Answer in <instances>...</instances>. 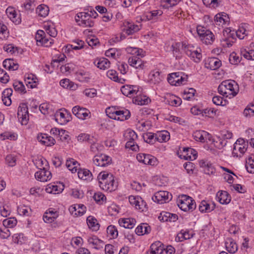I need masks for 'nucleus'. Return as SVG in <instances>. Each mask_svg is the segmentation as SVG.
<instances>
[{"instance_id":"f257e3e1","label":"nucleus","mask_w":254,"mask_h":254,"mask_svg":"<svg viewBox=\"0 0 254 254\" xmlns=\"http://www.w3.org/2000/svg\"><path fill=\"white\" fill-rule=\"evenodd\" d=\"M218 90L220 94L231 98L238 94L239 86L234 80H225L219 85Z\"/></svg>"},{"instance_id":"f03ea898","label":"nucleus","mask_w":254,"mask_h":254,"mask_svg":"<svg viewBox=\"0 0 254 254\" xmlns=\"http://www.w3.org/2000/svg\"><path fill=\"white\" fill-rule=\"evenodd\" d=\"M98 180L99 187L103 190L112 191L117 188L112 174L102 172L98 175Z\"/></svg>"},{"instance_id":"7ed1b4c3","label":"nucleus","mask_w":254,"mask_h":254,"mask_svg":"<svg viewBox=\"0 0 254 254\" xmlns=\"http://www.w3.org/2000/svg\"><path fill=\"white\" fill-rule=\"evenodd\" d=\"M177 203L179 208L184 211H192L196 208L194 200L186 195H182L177 200Z\"/></svg>"},{"instance_id":"20e7f679","label":"nucleus","mask_w":254,"mask_h":254,"mask_svg":"<svg viewBox=\"0 0 254 254\" xmlns=\"http://www.w3.org/2000/svg\"><path fill=\"white\" fill-rule=\"evenodd\" d=\"M75 20L78 22V25L83 27H92L94 26V22L88 15V12H81L78 13Z\"/></svg>"},{"instance_id":"39448f33","label":"nucleus","mask_w":254,"mask_h":254,"mask_svg":"<svg viewBox=\"0 0 254 254\" xmlns=\"http://www.w3.org/2000/svg\"><path fill=\"white\" fill-rule=\"evenodd\" d=\"M248 146V142H246L244 139L241 138L238 139L234 144L233 155L236 157H241L247 151Z\"/></svg>"},{"instance_id":"423d86ee","label":"nucleus","mask_w":254,"mask_h":254,"mask_svg":"<svg viewBox=\"0 0 254 254\" xmlns=\"http://www.w3.org/2000/svg\"><path fill=\"white\" fill-rule=\"evenodd\" d=\"M17 117L22 125H26L29 121V113L26 104H21L18 109Z\"/></svg>"},{"instance_id":"0eeeda50","label":"nucleus","mask_w":254,"mask_h":254,"mask_svg":"<svg viewBox=\"0 0 254 254\" xmlns=\"http://www.w3.org/2000/svg\"><path fill=\"white\" fill-rule=\"evenodd\" d=\"M125 137L127 140L126 147L130 148L133 151H136L138 150L139 147L135 144L134 140L137 138V136L136 133L133 130H129L125 134Z\"/></svg>"},{"instance_id":"6e6552de","label":"nucleus","mask_w":254,"mask_h":254,"mask_svg":"<svg viewBox=\"0 0 254 254\" xmlns=\"http://www.w3.org/2000/svg\"><path fill=\"white\" fill-rule=\"evenodd\" d=\"M93 162L97 166L105 167L111 164L112 159L106 154H97L93 157Z\"/></svg>"},{"instance_id":"1a4fd4ad","label":"nucleus","mask_w":254,"mask_h":254,"mask_svg":"<svg viewBox=\"0 0 254 254\" xmlns=\"http://www.w3.org/2000/svg\"><path fill=\"white\" fill-rule=\"evenodd\" d=\"M72 113L78 119L84 120L91 117V113L86 108L75 106L72 109Z\"/></svg>"},{"instance_id":"9d476101","label":"nucleus","mask_w":254,"mask_h":254,"mask_svg":"<svg viewBox=\"0 0 254 254\" xmlns=\"http://www.w3.org/2000/svg\"><path fill=\"white\" fill-rule=\"evenodd\" d=\"M136 159L138 162L146 165L155 166L158 163L157 159L150 154L140 153L137 155Z\"/></svg>"},{"instance_id":"9b49d317","label":"nucleus","mask_w":254,"mask_h":254,"mask_svg":"<svg viewBox=\"0 0 254 254\" xmlns=\"http://www.w3.org/2000/svg\"><path fill=\"white\" fill-rule=\"evenodd\" d=\"M184 51L186 54L195 63L200 62L202 57L200 49L199 50H194L193 46L188 45L185 46Z\"/></svg>"},{"instance_id":"f8f14e48","label":"nucleus","mask_w":254,"mask_h":254,"mask_svg":"<svg viewBox=\"0 0 254 254\" xmlns=\"http://www.w3.org/2000/svg\"><path fill=\"white\" fill-rule=\"evenodd\" d=\"M182 72H174L169 74L168 77L169 83L172 85L178 86L184 84L187 78L183 77Z\"/></svg>"},{"instance_id":"ddd939ff","label":"nucleus","mask_w":254,"mask_h":254,"mask_svg":"<svg viewBox=\"0 0 254 254\" xmlns=\"http://www.w3.org/2000/svg\"><path fill=\"white\" fill-rule=\"evenodd\" d=\"M172 194L167 191H159L156 192L152 197L154 201L160 204H163L169 202L171 200Z\"/></svg>"},{"instance_id":"4468645a","label":"nucleus","mask_w":254,"mask_h":254,"mask_svg":"<svg viewBox=\"0 0 254 254\" xmlns=\"http://www.w3.org/2000/svg\"><path fill=\"white\" fill-rule=\"evenodd\" d=\"M130 117V112L126 109L114 111L112 116H110L111 118L120 121H125L129 119Z\"/></svg>"},{"instance_id":"2eb2a0df","label":"nucleus","mask_w":254,"mask_h":254,"mask_svg":"<svg viewBox=\"0 0 254 254\" xmlns=\"http://www.w3.org/2000/svg\"><path fill=\"white\" fill-rule=\"evenodd\" d=\"M35 178L41 182H47L52 178L51 172L47 170L45 167L41 168L35 174Z\"/></svg>"},{"instance_id":"dca6fc26","label":"nucleus","mask_w":254,"mask_h":254,"mask_svg":"<svg viewBox=\"0 0 254 254\" xmlns=\"http://www.w3.org/2000/svg\"><path fill=\"white\" fill-rule=\"evenodd\" d=\"M86 207L83 204H74L69 208L70 213L73 216L82 215L86 211Z\"/></svg>"},{"instance_id":"f3484780","label":"nucleus","mask_w":254,"mask_h":254,"mask_svg":"<svg viewBox=\"0 0 254 254\" xmlns=\"http://www.w3.org/2000/svg\"><path fill=\"white\" fill-rule=\"evenodd\" d=\"M121 90L125 96L132 97L137 94L138 88L136 86L126 85L123 86Z\"/></svg>"},{"instance_id":"a211bd4d","label":"nucleus","mask_w":254,"mask_h":254,"mask_svg":"<svg viewBox=\"0 0 254 254\" xmlns=\"http://www.w3.org/2000/svg\"><path fill=\"white\" fill-rule=\"evenodd\" d=\"M37 139L42 144L47 146H52L55 144V139L50 136H48L47 134H41L38 135Z\"/></svg>"},{"instance_id":"6ab92c4d","label":"nucleus","mask_w":254,"mask_h":254,"mask_svg":"<svg viewBox=\"0 0 254 254\" xmlns=\"http://www.w3.org/2000/svg\"><path fill=\"white\" fill-rule=\"evenodd\" d=\"M124 25L126 28V29H124L125 31L128 35L138 31L141 27V25L134 24L129 21L125 22Z\"/></svg>"},{"instance_id":"aec40b11","label":"nucleus","mask_w":254,"mask_h":254,"mask_svg":"<svg viewBox=\"0 0 254 254\" xmlns=\"http://www.w3.org/2000/svg\"><path fill=\"white\" fill-rule=\"evenodd\" d=\"M129 64L136 69H142L144 67L143 62L136 56H132L128 60Z\"/></svg>"},{"instance_id":"412c9836","label":"nucleus","mask_w":254,"mask_h":254,"mask_svg":"<svg viewBox=\"0 0 254 254\" xmlns=\"http://www.w3.org/2000/svg\"><path fill=\"white\" fill-rule=\"evenodd\" d=\"M164 250V245L159 241L153 243L150 246L149 252L147 254H162Z\"/></svg>"},{"instance_id":"4be33fe9","label":"nucleus","mask_w":254,"mask_h":254,"mask_svg":"<svg viewBox=\"0 0 254 254\" xmlns=\"http://www.w3.org/2000/svg\"><path fill=\"white\" fill-rule=\"evenodd\" d=\"M136 221L133 218H121L119 220V224L125 228L132 229L134 227Z\"/></svg>"},{"instance_id":"5701e85b","label":"nucleus","mask_w":254,"mask_h":254,"mask_svg":"<svg viewBox=\"0 0 254 254\" xmlns=\"http://www.w3.org/2000/svg\"><path fill=\"white\" fill-rule=\"evenodd\" d=\"M58 217V213L57 211L49 209V211H46L44 213L43 219L45 222L50 223L54 221Z\"/></svg>"},{"instance_id":"b1692460","label":"nucleus","mask_w":254,"mask_h":254,"mask_svg":"<svg viewBox=\"0 0 254 254\" xmlns=\"http://www.w3.org/2000/svg\"><path fill=\"white\" fill-rule=\"evenodd\" d=\"M208 135L209 133L204 130H196L192 134L193 139L201 142H204Z\"/></svg>"},{"instance_id":"393cba45","label":"nucleus","mask_w":254,"mask_h":254,"mask_svg":"<svg viewBox=\"0 0 254 254\" xmlns=\"http://www.w3.org/2000/svg\"><path fill=\"white\" fill-rule=\"evenodd\" d=\"M215 205L214 203L210 204L205 200H202L199 205V210L201 212H209L213 210L215 208Z\"/></svg>"},{"instance_id":"a878e982","label":"nucleus","mask_w":254,"mask_h":254,"mask_svg":"<svg viewBox=\"0 0 254 254\" xmlns=\"http://www.w3.org/2000/svg\"><path fill=\"white\" fill-rule=\"evenodd\" d=\"M162 80L160 73L158 71H152L149 75V82L150 84H157Z\"/></svg>"},{"instance_id":"bb28decb","label":"nucleus","mask_w":254,"mask_h":254,"mask_svg":"<svg viewBox=\"0 0 254 254\" xmlns=\"http://www.w3.org/2000/svg\"><path fill=\"white\" fill-rule=\"evenodd\" d=\"M12 94V90L11 88H7L2 92V100L3 104L7 106H10L11 104L10 96Z\"/></svg>"},{"instance_id":"cd10ccee","label":"nucleus","mask_w":254,"mask_h":254,"mask_svg":"<svg viewBox=\"0 0 254 254\" xmlns=\"http://www.w3.org/2000/svg\"><path fill=\"white\" fill-rule=\"evenodd\" d=\"M217 197L219 202L223 204H228L231 201V196L226 191L218 192L217 194Z\"/></svg>"},{"instance_id":"c85d7f7f","label":"nucleus","mask_w":254,"mask_h":254,"mask_svg":"<svg viewBox=\"0 0 254 254\" xmlns=\"http://www.w3.org/2000/svg\"><path fill=\"white\" fill-rule=\"evenodd\" d=\"M206 67L211 70L218 69L221 65V62L216 58H211L208 61V63L206 64Z\"/></svg>"},{"instance_id":"c756f323","label":"nucleus","mask_w":254,"mask_h":254,"mask_svg":"<svg viewBox=\"0 0 254 254\" xmlns=\"http://www.w3.org/2000/svg\"><path fill=\"white\" fill-rule=\"evenodd\" d=\"M6 13L8 17L16 24H18L21 22V19L18 17L16 18L17 14L13 8L9 7L6 9Z\"/></svg>"},{"instance_id":"7c9ffc66","label":"nucleus","mask_w":254,"mask_h":254,"mask_svg":"<svg viewBox=\"0 0 254 254\" xmlns=\"http://www.w3.org/2000/svg\"><path fill=\"white\" fill-rule=\"evenodd\" d=\"M94 64L100 69L105 70L110 67V62L108 59L103 58L96 60Z\"/></svg>"},{"instance_id":"2f4dec72","label":"nucleus","mask_w":254,"mask_h":254,"mask_svg":"<svg viewBox=\"0 0 254 254\" xmlns=\"http://www.w3.org/2000/svg\"><path fill=\"white\" fill-rule=\"evenodd\" d=\"M87 224L88 227L93 231H97L99 229L100 225L97 220L93 216H89L87 217Z\"/></svg>"},{"instance_id":"473e14b6","label":"nucleus","mask_w":254,"mask_h":254,"mask_svg":"<svg viewBox=\"0 0 254 254\" xmlns=\"http://www.w3.org/2000/svg\"><path fill=\"white\" fill-rule=\"evenodd\" d=\"M185 44L180 42H176L173 44L171 46V50L173 51V55L177 58L179 57L181 49H184L185 46Z\"/></svg>"},{"instance_id":"72a5a7b5","label":"nucleus","mask_w":254,"mask_h":254,"mask_svg":"<svg viewBox=\"0 0 254 254\" xmlns=\"http://www.w3.org/2000/svg\"><path fill=\"white\" fill-rule=\"evenodd\" d=\"M192 237V233H190L189 231L181 230V232L178 234L176 237V241L178 242H182L185 240L190 239Z\"/></svg>"},{"instance_id":"f704fd0d","label":"nucleus","mask_w":254,"mask_h":254,"mask_svg":"<svg viewBox=\"0 0 254 254\" xmlns=\"http://www.w3.org/2000/svg\"><path fill=\"white\" fill-rule=\"evenodd\" d=\"M156 139L159 142H166L170 139V133L166 130H162L156 133Z\"/></svg>"},{"instance_id":"c9c22d12","label":"nucleus","mask_w":254,"mask_h":254,"mask_svg":"<svg viewBox=\"0 0 254 254\" xmlns=\"http://www.w3.org/2000/svg\"><path fill=\"white\" fill-rule=\"evenodd\" d=\"M78 176L83 180L90 181L92 180V174L87 169H80L78 172Z\"/></svg>"},{"instance_id":"e433bc0d","label":"nucleus","mask_w":254,"mask_h":254,"mask_svg":"<svg viewBox=\"0 0 254 254\" xmlns=\"http://www.w3.org/2000/svg\"><path fill=\"white\" fill-rule=\"evenodd\" d=\"M135 233L138 235H143L145 234H148L150 232V227L146 224H142L138 226L135 229Z\"/></svg>"},{"instance_id":"4c0bfd02","label":"nucleus","mask_w":254,"mask_h":254,"mask_svg":"<svg viewBox=\"0 0 254 254\" xmlns=\"http://www.w3.org/2000/svg\"><path fill=\"white\" fill-rule=\"evenodd\" d=\"M228 16L225 13L224 14L218 13L214 17L215 23L219 26H222L225 24L228 21Z\"/></svg>"},{"instance_id":"58836bf2","label":"nucleus","mask_w":254,"mask_h":254,"mask_svg":"<svg viewBox=\"0 0 254 254\" xmlns=\"http://www.w3.org/2000/svg\"><path fill=\"white\" fill-rule=\"evenodd\" d=\"M163 14V12L161 10H153L148 11L145 13V16L148 20H156L158 16H161Z\"/></svg>"},{"instance_id":"ea45409f","label":"nucleus","mask_w":254,"mask_h":254,"mask_svg":"<svg viewBox=\"0 0 254 254\" xmlns=\"http://www.w3.org/2000/svg\"><path fill=\"white\" fill-rule=\"evenodd\" d=\"M226 248L229 253L231 254L235 253L238 250V246L236 243L229 240L225 243Z\"/></svg>"},{"instance_id":"a19ab883","label":"nucleus","mask_w":254,"mask_h":254,"mask_svg":"<svg viewBox=\"0 0 254 254\" xmlns=\"http://www.w3.org/2000/svg\"><path fill=\"white\" fill-rule=\"evenodd\" d=\"M49 12L48 6L46 5H40L36 8V12L42 17H46Z\"/></svg>"},{"instance_id":"79ce46f5","label":"nucleus","mask_w":254,"mask_h":254,"mask_svg":"<svg viewBox=\"0 0 254 254\" xmlns=\"http://www.w3.org/2000/svg\"><path fill=\"white\" fill-rule=\"evenodd\" d=\"M143 138L146 142L151 144H154L157 141L156 139V134L152 132L144 133L143 135Z\"/></svg>"},{"instance_id":"37998d69","label":"nucleus","mask_w":254,"mask_h":254,"mask_svg":"<svg viewBox=\"0 0 254 254\" xmlns=\"http://www.w3.org/2000/svg\"><path fill=\"white\" fill-rule=\"evenodd\" d=\"M208 33L200 39L201 41L206 45L211 44L214 40V36L211 31L208 32Z\"/></svg>"},{"instance_id":"c03bdc74","label":"nucleus","mask_w":254,"mask_h":254,"mask_svg":"<svg viewBox=\"0 0 254 254\" xmlns=\"http://www.w3.org/2000/svg\"><path fill=\"white\" fill-rule=\"evenodd\" d=\"M88 242L89 244L94 246L96 249L100 248V244H103V241L99 239L97 237L93 236L88 239Z\"/></svg>"},{"instance_id":"a18cd8bd","label":"nucleus","mask_w":254,"mask_h":254,"mask_svg":"<svg viewBox=\"0 0 254 254\" xmlns=\"http://www.w3.org/2000/svg\"><path fill=\"white\" fill-rule=\"evenodd\" d=\"M39 110L44 115L50 114L53 112L51 105L47 103L41 104L39 107Z\"/></svg>"},{"instance_id":"49530a36","label":"nucleus","mask_w":254,"mask_h":254,"mask_svg":"<svg viewBox=\"0 0 254 254\" xmlns=\"http://www.w3.org/2000/svg\"><path fill=\"white\" fill-rule=\"evenodd\" d=\"M30 211H31L30 208L24 205H20L17 207L18 213L21 216H28Z\"/></svg>"},{"instance_id":"de8ad7c7","label":"nucleus","mask_w":254,"mask_h":254,"mask_svg":"<svg viewBox=\"0 0 254 254\" xmlns=\"http://www.w3.org/2000/svg\"><path fill=\"white\" fill-rule=\"evenodd\" d=\"M25 82L27 86L30 88H35L37 85V82L34 80L33 75H29L25 79Z\"/></svg>"},{"instance_id":"09e8293b","label":"nucleus","mask_w":254,"mask_h":254,"mask_svg":"<svg viewBox=\"0 0 254 254\" xmlns=\"http://www.w3.org/2000/svg\"><path fill=\"white\" fill-rule=\"evenodd\" d=\"M17 224V220L14 218L5 219L3 221V225L6 228H12Z\"/></svg>"},{"instance_id":"8fccbe9b","label":"nucleus","mask_w":254,"mask_h":254,"mask_svg":"<svg viewBox=\"0 0 254 254\" xmlns=\"http://www.w3.org/2000/svg\"><path fill=\"white\" fill-rule=\"evenodd\" d=\"M107 233L112 238H116L118 236L117 228L114 225H110L107 228Z\"/></svg>"},{"instance_id":"3c124183","label":"nucleus","mask_w":254,"mask_h":254,"mask_svg":"<svg viewBox=\"0 0 254 254\" xmlns=\"http://www.w3.org/2000/svg\"><path fill=\"white\" fill-rule=\"evenodd\" d=\"M9 32L7 27L3 24L0 23V39L3 40L8 37Z\"/></svg>"},{"instance_id":"603ef678","label":"nucleus","mask_w":254,"mask_h":254,"mask_svg":"<svg viewBox=\"0 0 254 254\" xmlns=\"http://www.w3.org/2000/svg\"><path fill=\"white\" fill-rule=\"evenodd\" d=\"M195 91V90L193 88H190L185 90L183 95L184 99L190 100L194 96Z\"/></svg>"},{"instance_id":"864d4df0","label":"nucleus","mask_w":254,"mask_h":254,"mask_svg":"<svg viewBox=\"0 0 254 254\" xmlns=\"http://www.w3.org/2000/svg\"><path fill=\"white\" fill-rule=\"evenodd\" d=\"M76 164H77V162L74 161L72 159L67 160L66 162V166L67 168L72 173L76 172L77 171L76 166H75Z\"/></svg>"},{"instance_id":"5fc2aeb1","label":"nucleus","mask_w":254,"mask_h":254,"mask_svg":"<svg viewBox=\"0 0 254 254\" xmlns=\"http://www.w3.org/2000/svg\"><path fill=\"white\" fill-rule=\"evenodd\" d=\"M6 163L10 167H13L16 165V156L13 154H8L5 157Z\"/></svg>"},{"instance_id":"6e6d98bb","label":"nucleus","mask_w":254,"mask_h":254,"mask_svg":"<svg viewBox=\"0 0 254 254\" xmlns=\"http://www.w3.org/2000/svg\"><path fill=\"white\" fill-rule=\"evenodd\" d=\"M13 88L16 91H18L20 93H25V88L23 83L20 81H15L13 84Z\"/></svg>"},{"instance_id":"4d7b16f0","label":"nucleus","mask_w":254,"mask_h":254,"mask_svg":"<svg viewBox=\"0 0 254 254\" xmlns=\"http://www.w3.org/2000/svg\"><path fill=\"white\" fill-rule=\"evenodd\" d=\"M240 58L236 53L233 52L229 56V61L232 64H237L241 61Z\"/></svg>"},{"instance_id":"13d9d810","label":"nucleus","mask_w":254,"mask_h":254,"mask_svg":"<svg viewBox=\"0 0 254 254\" xmlns=\"http://www.w3.org/2000/svg\"><path fill=\"white\" fill-rule=\"evenodd\" d=\"M3 50L7 53H10L11 54H15V53H18V48L14 46V45L12 44L4 45L3 46Z\"/></svg>"},{"instance_id":"bf43d9fd","label":"nucleus","mask_w":254,"mask_h":254,"mask_svg":"<svg viewBox=\"0 0 254 254\" xmlns=\"http://www.w3.org/2000/svg\"><path fill=\"white\" fill-rule=\"evenodd\" d=\"M234 43L233 38L229 36L227 38H224L221 41V45L225 48H229L232 46Z\"/></svg>"},{"instance_id":"052dcab7","label":"nucleus","mask_w":254,"mask_h":254,"mask_svg":"<svg viewBox=\"0 0 254 254\" xmlns=\"http://www.w3.org/2000/svg\"><path fill=\"white\" fill-rule=\"evenodd\" d=\"M93 198L96 202L102 203L106 199V197L102 192H97L94 193Z\"/></svg>"},{"instance_id":"680f3d73","label":"nucleus","mask_w":254,"mask_h":254,"mask_svg":"<svg viewBox=\"0 0 254 254\" xmlns=\"http://www.w3.org/2000/svg\"><path fill=\"white\" fill-rule=\"evenodd\" d=\"M246 168L248 172L250 173H254V161L252 157L249 158V162H246Z\"/></svg>"},{"instance_id":"e2e57ef3","label":"nucleus","mask_w":254,"mask_h":254,"mask_svg":"<svg viewBox=\"0 0 254 254\" xmlns=\"http://www.w3.org/2000/svg\"><path fill=\"white\" fill-rule=\"evenodd\" d=\"M233 134L231 132L227 130H221L219 138L223 140L229 139L232 138Z\"/></svg>"},{"instance_id":"0e129e2a","label":"nucleus","mask_w":254,"mask_h":254,"mask_svg":"<svg viewBox=\"0 0 254 254\" xmlns=\"http://www.w3.org/2000/svg\"><path fill=\"white\" fill-rule=\"evenodd\" d=\"M107 75L108 77L114 81L121 82V79H119L118 78L116 71L114 70H109L108 71Z\"/></svg>"},{"instance_id":"69168bd1","label":"nucleus","mask_w":254,"mask_h":254,"mask_svg":"<svg viewBox=\"0 0 254 254\" xmlns=\"http://www.w3.org/2000/svg\"><path fill=\"white\" fill-rule=\"evenodd\" d=\"M203 3L206 6H211L213 7H217L221 0H202Z\"/></svg>"},{"instance_id":"338daca9","label":"nucleus","mask_w":254,"mask_h":254,"mask_svg":"<svg viewBox=\"0 0 254 254\" xmlns=\"http://www.w3.org/2000/svg\"><path fill=\"white\" fill-rule=\"evenodd\" d=\"M203 171L205 174L209 175L214 174L215 173V169L210 162L206 165V168Z\"/></svg>"},{"instance_id":"774afa93","label":"nucleus","mask_w":254,"mask_h":254,"mask_svg":"<svg viewBox=\"0 0 254 254\" xmlns=\"http://www.w3.org/2000/svg\"><path fill=\"white\" fill-rule=\"evenodd\" d=\"M197 32L198 35H199L200 38L201 39L203 37L205 34L208 33V32H210V31L207 30L204 27L201 26H198L196 28Z\"/></svg>"}]
</instances>
